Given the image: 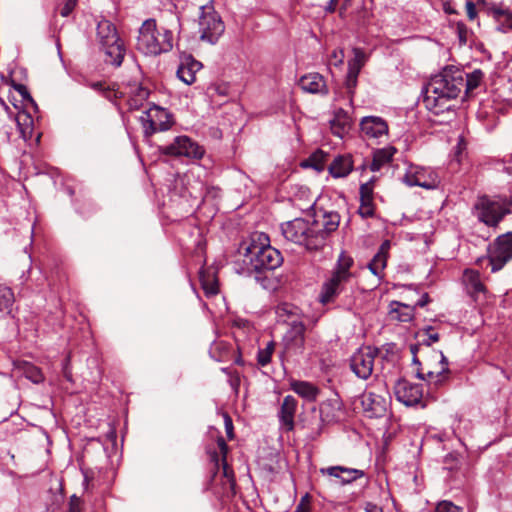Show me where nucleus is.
Returning <instances> with one entry per match:
<instances>
[{"label":"nucleus","instance_id":"1","mask_svg":"<svg viewBox=\"0 0 512 512\" xmlns=\"http://www.w3.org/2000/svg\"><path fill=\"white\" fill-rule=\"evenodd\" d=\"M464 71L453 66L446 67L433 76L428 83L424 96L427 109L439 113L446 108V103L458 97L464 89Z\"/></svg>","mask_w":512,"mask_h":512},{"label":"nucleus","instance_id":"2","mask_svg":"<svg viewBox=\"0 0 512 512\" xmlns=\"http://www.w3.org/2000/svg\"><path fill=\"white\" fill-rule=\"evenodd\" d=\"M251 242L246 245L244 253V263L249 265V272H262L265 270H274L278 268L283 257L279 250L268 243V236L261 233L256 235Z\"/></svg>","mask_w":512,"mask_h":512},{"label":"nucleus","instance_id":"3","mask_svg":"<svg viewBox=\"0 0 512 512\" xmlns=\"http://www.w3.org/2000/svg\"><path fill=\"white\" fill-rule=\"evenodd\" d=\"M173 48V34L169 29H158L154 19H147L139 29L137 49L145 55L157 56Z\"/></svg>","mask_w":512,"mask_h":512},{"label":"nucleus","instance_id":"4","mask_svg":"<svg viewBox=\"0 0 512 512\" xmlns=\"http://www.w3.org/2000/svg\"><path fill=\"white\" fill-rule=\"evenodd\" d=\"M512 200L502 196L483 195L473 206L476 218L491 228H497L504 217L511 213Z\"/></svg>","mask_w":512,"mask_h":512},{"label":"nucleus","instance_id":"5","mask_svg":"<svg viewBox=\"0 0 512 512\" xmlns=\"http://www.w3.org/2000/svg\"><path fill=\"white\" fill-rule=\"evenodd\" d=\"M97 36L106 55L105 62L119 67L124 59L125 47L114 24L108 20L100 21L97 25Z\"/></svg>","mask_w":512,"mask_h":512},{"label":"nucleus","instance_id":"6","mask_svg":"<svg viewBox=\"0 0 512 512\" xmlns=\"http://www.w3.org/2000/svg\"><path fill=\"white\" fill-rule=\"evenodd\" d=\"M449 373L448 360L445 355L441 351H432L424 365L421 363V366L417 367L416 377L435 386H440L446 381Z\"/></svg>","mask_w":512,"mask_h":512},{"label":"nucleus","instance_id":"7","mask_svg":"<svg viewBox=\"0 0 512 512\" xmlns=\"http://www.w3.org/2000/svg\"><path fill=\"white\" fill-rule=\"evenodd\" d=\"M225 25L214 6L209 3L200 7L199 33L200 39L214 44L223 34Z\"/></svg>","mask_w":512,"mask_h":512},{"label":"nucleus","instance_id":"8","mask_svg":"<svg viewBox=\"0 0 512 512\" xmlns=\"http://www.w3.org/2000/svg\"><path fill=\"white\" fill-rule=\"evenodd\" d=\"M487 259L493 273L502 270L512 260V231L499 235L488 245Z\"/></svg>","mask_w":512,"mask_h":512},{"label":"nucleus","instance_id":"9","mask_svg":"<svg viewBox=\"0 0 512 512\" xmlns=\"http://www.w3.org/2000/svg\"><path fill=\"white\" fill-rule=\"evenodd\" d=\"M140 121L146 137H150L159 131H166L174 124L173 115L155 104L143 113Z\"/></svg>","mask_w":512,"mask_h":512},{"label":"nucleus","instance_id":"10","mask_svg":"<svg viewBox=\"0 0 512 512\" xmlns=\"http://www.w3.org/2000/svg\"><path fill=\"white\" fill-rule=\"evenodd\" d=\"M289 329L282 338V351L280 356L283 359H289L303 354L305 350V331L306 327L301 321H292Z\"/></svg>","mask_w":512,"mask_h":512},{"label":"nucleus","instance_id":"11","mask_svg":"<svg viewBox=\"0 0 512 512\" xmlns=\"http://www.w3.org/2000/svg\"><path fill=\"white\" fill-rule=\"evenodd\" d=\"M378 350L370 346L358 349L350 358V368L360 379L367 380L373 372Z\"/></svg>","mask_w":512,"mask_h":512},{"label":"nucleus","instance_id":"12","mask_svg":"<svg viewBox=\"0 0 512 512\" xmlns=\"http://www.w3.org/2000/svg\"><path fill=\"white\" fill-rule=\"evenodd\" d=\"M389 396L385 386L382 385L378 391H366L361 396L363 411L370 418L382 417L387 410V397Z\"/></svg>","mask_w":512,"mask_h":512},{"label":"nucleus","instance_id":"13","mask_svg":"<svg viewBox=\"0 0 512 512\" xmlns=\"http://www.w3.org/2000/svg\"><path fill=\"white\" fill-rule=\"evenodd\" d=\"M162 152L166 155L185 156L194 159H200L204 154L203 148L187 136L176 137L173 143L162 147Z\"/></svg>","mask_w":512,"mask_h":512},{"label":"nucleus","instance_id":"14","mask_svg":"<svg viewBox=\"0 0 512 512\" xmlns=\"http://www.w3.org/2000/svg\"><path fill=\"white\" fill-rule=\"evenodd\" d=\"M396 399L406 406H414L420 403L423 390L420 384H414L407 380H399L394 386Z\"/></svg>","mask_w":512,"mask_h":512},{"label":"nucleus","instance_id":"15","mask_svg":"<svg viewBox=\"0 0 512 512\" xmlns=\"http://www.w3.org/2000/svg\"><path fill=\"white\" fill-rule=\"evenodd\" d=\"M403 182L408 186H419L425 189L436 188L439 179L435 173L423 167H411L404 175Z\"/></svg>","mask_w":512,"mask_h":512},{"label":"nucleus","instance_id":"16","mask_svg":"<svg viewBox=\"0 0 512 512\" xmlns=\"http://www.w3.org/2000/svg\"><path fill=\"white\" fill-rule=\"evenodd\" d=\"M352 280L345 276L332 272L331 277L326 280L319 295V299L323 304L330 303L336 299Z\"/></svg>","mask_w":512,"mask_h":512},{"label":"nucleus","instance_id":"17","mask_svg":"<svg viewBox=\"0 0 512 512\" xmlns=\"http://www.w3.org/2000/svg\"><path fill=\"white\" fill-rule=\"evenodd\" d=\"M305 231H308V220L303 218H295L281 224V232L285 239L297 245L305 241Z\"/></svg>","mask_w":512,"mask_h":512},{"label":"nucleus","instance_id":"18","mask_svg":"<svg viewBox=\"0 0 512 512\" xmlns=\"http://www.w3.org/2000/svg\"><path fill=\"white\" fill-rule=\"evenodd\" d=\"M323 233L320 232V220H308V231L304 232L305 241L300 242V246L309 251H316L325 246Z\"/></svg>","mask_w":512,"mask_h":512},{"label":"nucleus","instance_id":"19","mask_svg":"<svg viewBox=\"0 0 512 512\" xmlns=\"http://www.w3.org/2000/svg\"><path fill=\"white\" fill-rule=\"evenodd\" d=\"M361 132L368 138H379L388 133V124L377 116H366L360 122Z\"/></svg>","mask_w":512,"mask_h":512},{"label":"nucleus","instance_id":"20","mask_svg":"<svg viewBox=\"0 0 512 512\" xmlns=\"http://www.w3.org/2000/svg\"><path fill=\"white\" fill-rule=\"evenodd\" d=\"M320 473L338 478L340 483L343 485L352 483L353 481L364 476V472L362 470L347 468L344 466H331L327 468H321Z\"/></svg>","mask_w":512,"mask_h":512},{"label":"nucleus","instance_id":"21","mask_svg":"<svg viewBox=\"0 0 512 512\" xmlns=\"http://www.w3.org/2000/svg\"><path fill=\"white\" fill-rule=\"evenodd\" d=\"M299 86L305 92L312 94H328V87L324 77L319 73H309L302 76L299 80Z\"/></svg>","mask_w":512,"mask_h":512},{"label":"nucleus","instance_id":"22","mask_svg":"<svg viewBox=\"0 0 512 512\" xmlns=\"http://www.w3.org/2000/svg\"><path fill=\"white\" fill-rule=\"evenodd\" d=\"M297 405V400L291 395H287L283 399L279 411V419L287 431H291L294 429V416L296 413Z\"/></svg>","mask_w":512,"mask_h":512},{"label":"nucleus","instance_id":"23","mask_svg":"<svg viewBox=\"0 0 512 512\" xmlns=\"http://www.w3.org/2000/svg\"><path fill=\"white\" fill-rule=\"evenodd\" d=\"M342 409V402L340 399L331 398L324 401L320 405V420L324 424H329L339 420V412Z\"/></svg>","mask_w":512,"mask_h":512},{"label":"nucleus","instance_id":"24","mask_svg":"<svg viewBox=\"0 0 512 512\" xmlns=\"http://www.w3.org/2000/svg\"><path fill=\"white\" fill-rule=\"evenodd\" d=\"M201 68L202 64L199 61L188 57L178 67L177 76L185 84L190 85L195 82L196 73L200 71Z\"/></svg>","mask_w":512,"mask_h":512},{"label":"nucleus","instance_id":"25","mask_svg":"<svg viewBox=\"0 0 512 512\" xmlns=\"http://www.w3.org/2000/svg\"><path fill=\"white\" fill-rule=\"evenodd\" d=\"M129 91L127 92L129 98L127 100L130 110H138L149 97L150 91L148 88L139 83L129 84Z\"/></svg>","mask_w":512,"mask_h":512},{"label":"nucleus","instance_id":"26","mask_svg":"<svg viewBox=\"0 0 512 512\" xmlns=\"http://www.w3.org/2000/svg\"><path fill=\"white\" fill-rule=\"evenodd\" d=\"M390 246H391L390 241L385 240L381 244L378 252L374 255L372 260L369 262L368 268L375 276L381 277L382 272H383L384 268L386 267L387 256H388V251L390 249Z\"/></svg>","mask_w":512,"mask_h":512},{"label":"nucleus","instance_id":"27","mask_svg":"<svg viewBox=\"0 0 512 512\" xmlns=\"http://www.w3.org/2000/svg\"><path fill=\"white\" fill-rule=\"evenodd\" d=\"M329 172L335 178L346 177L353 169L350 155L337 156L329 165Z\"/></svg>","mask_w":512,"mask_h":512},{"label":"nucleus","instance_id":"28","mask_svg":"<svg viewBox=\"0 0 512 512\" xmlns=\"http://www.w3.org/2000/svg\"><path fill=\"white\" fill-rule=\"evenodd\" d=\"M331 131L335 136L343 138L348 133L351 127V119L346 111L339 109L334 118L330 121Z\"/></svg>","mask_w":512,"mask_h":512},{"label":"nucleus","instance_id":"29","mask_svg":"<svg viewBox=\"0 0 512 512\" xmlns=\"http://www.w3.org/2000/svg\"><path fill=\"white\" fill-rule=\"evenodd\" d=\"M199 280L206 296L209 297L218 293V281L214 269H201L199 271Z\"/></svg>","mask_w":512,"mask_h":512},{"label":"nucleus","instance_id":"30","mask_svg":"<svg viewBox=\"0 0 512 512\" xmlns=\"http://www.w3.org/2000/svg\"><path fill=\"white\" fill-rule=\"evenodd\" d=\"M395 153L396 148L392 146L374 151L373 159L369 165V168L374 172L379 171L384 165L388 164L392 160Z\"/></svg>","mask_w":512,"mask_h":512},{"label":"nucleus","instance_id":"31","mask_svg":"<svg viewBox=\"0 0 512 512\" xmlns=\"http://www.w3.org/2000/svg\"><path fill=\"white\" fill-rule=\"evenodd\" d=\"M290 385L291 389L296 394L306 399L307 401H315L320 392L315 385L307 381L295 380L292 381Z\"/></svg>","mask_w":512,"mask_h":512},{"label":"nucleus","instance_id":"32","mask_svg":"<svg viewBox=\"0 0 512 512\" xmlns=\"http://www.w3.org/2000/svg\"><path fill=\"white\" fill-rule=\"evenodd\" d=\"M322 218V221H320V232L324 234L323 238L326 243L328 236L337 230L340 223V215L337 212L330 211L325 212Z\"/></svg>","mask_w":512,"mask_h":512},{"label":"nucleus","instance_id":"33","mask_svg":"<svg viewBox=\"0 0 512 512\" xmlns=\"http://www.w3.org/2000/svg\"><path fill=\"white\" fill-rule=\"evenodd\" d=\"M353 265H354L353 258L350 255H348L347 253L341 252L332 272H334L338 275H341V276H345L346 278H349L352 280L354 275L350 271V269L352 268Z\"/></svg>","mask_w":512,"mask_h":512},{"label":"nucleus","instance_id":"34","mask_svg":"<svg viewBox=\"0 0 512 512\" xmlns=\"http://www.w3.org/2000/svg\"><path fill=\"white\" fill-rule=\"evenodd\" d=\"M414 309L415 307L395 301L390 313L400 322H409L414 317Z\"/></svg>","mask_w":512,"mask_h":512},{"label":"nucleus","instance_id":"35","mask_svg":"<svg viewBox=\"0 0 512 512\" xmlns=\"http://www.w3.org/2000/svg\"><path fill=\"white\" fill-rule=\"evenodd\" d=\"M89 87L99 92L109 101H115L122 97V93L116 90L115 85H109L104 81L91 82Z\"/></svg>","mask_w":512,"mask_h":512},{"label":"nucleus","instance_id":"36","mask_svg":"<svg viewBox=\"0 0 512 512\" xmlns=\"http://www.w3.org/2000/svg\"><path fill=\"white\" fill-rule=\"evenodd\" d=\"M492 14L497 22H499L498 30L507 32L512 30V13L506 9L495 8Z\"/></svg>","mask_w":512,"mask_h":512},{"label":"nucleus","instance_id":"37","mask_svg":"<svg viewBox=\"0 0 512 512\" xmlns=\"http://www.w3.org/2000/svg\"><path fill=\"white\" fill-rule=\"evenodd\" d=\"M354 57L348 61V71L350 73H360L362 67L365 65L367 56L361 48L353 49Z\"/></svg>","mask_w":512,"mask_h":512},{"label":"nucleus","instance_id":"38","mask_svg":"<svg viewBox=\"0 0 512 512\" xmlns=\"http://www.w3.org/2000/svg\"><path fill=\"white\" fill-rule=\"evenodd\" d=\"M217 445L220 450V453L222 455V468H223V478L222 480H227L228 478H234L233 471L229 468L227 461H226V455L228 452V445L225 442L223 437H219L217 439Z\"/></svg>","mask_w":512,"mask_h":512},{"label":"nucleus","instance_id":"39","mask_svg":"<svg viewBox=\"0 0 512 512\" xmlns=\"http://www.w3.org/2000/svg\"><path fill=\"white\" fill-rule=\"evenodd\" d=\"M23 373L25 377L33 383L37 384L44 380L41 370L31 363H25L23 365Z\"/></svg>","mask_w":512,"mask_h":512},{"label":"nucleus","instance_id":"40","mask_svg":"<svg viewBox=\"0 0 512 512\" xmlns=\"http://www.w3.org/2000/svg\"><path fill=\"white\" fill-rule=\"evenodd\" d=\"M483 73L481 70H475L471 74L464 73V89L466 92L477 88L482 80Z\"/></svg>","mask_w":512,"mask_h":512},{"label":"nucleus","instance_id":"41","mask_svg":"<svg viewBox=\"0 0 512 512\" xmlns=\"http://www.w3.org/2000/svg\"><path fill=\"white\" fill-rule=\"evenodd\" d=\"M235 479L228 478L227 480H222V489L221 491H214L215 494L219 495L222 499H231L235 496Z\"/></svg>","mask_w":512,"mask_h":512},{"label":"nucleus","instance_id":"42","mask_svg":"<svg viewBox=\"0 0 512 512\" xmlns=\"http://www.w3.org/2000/svg\"><path fill=\"white\" fill-rule=\"evenodd\" d=\"M14 301V294L9 287L0 285V312L8 309Z\"/></svg>","mask_w":512,"mask_h":512},{"label":"nucleus","instance_id":"43","mask_svg":"<svg viewBox=\"0 0 512 512\" xmlns=\"http://www.w3.org/2000/svg\"><path fill=\"white\" fill-rule=\"evenodd\" d=\"M325 157L326 155L321 150H319L309 157L306 165L320 172L324 169Z\"/></svg>","mask_w":512,"mask_h":512},{"label":"nucleus","instance_id":"44","mask_svg":"<svg viewBox=\"0 0 512 512\" xmlns=\"http://www.w3.org/2000/svg\"><path fill=\"white\" fill-rule=\"evenodd\" d=\"M358 213L362 218H370L374 216L373 199L364 200L360 199V206Z\"/></svg>","mask_w":512,"mask_h":512},{"label":"nucleus","instance_id":"45","mask_svg":"<svg viewBox=\"0 0 512 512\" xmlns=\"http://www.w3.org/2000/svg\"><path fill=\"white\" fill-rule=\"evenodd\" d=\"M360 199L369 200L373 199V179L361 184L359 189Z\"/></svg>","mask_w":512,"mask_h":512},{"label":"nucleus","instance_id":"46","mask_svg":"<svg viewBox=\"0 0 512 512\" xmlns=\"http://www.w3.org/2000/svg\"><path fill=\"white\" fill-rule=\"evenodd\" d=\"M358 82V74L347 72L345 87L350 97L353 96Z\"/></svg>","mask_w":512,"mask_h":512},{"label":"nucleus","instance_id":"47","mask_svg":"<svg viewBox=\"0 0 512 512\" xmlns=\"http://www.w3.org/2000/svg\"><path fill=\"white\" fill-rule=\"evenodd\" d=\"M426 331V338H424L421 342V344L425 346H431L433 343L438 342L440 337L439 334L436 332H433V328L431 326L427 327L425 329Z\"/></svg>","mask_w":512,"mask_h":512},{"label":"nucleus","instance_id":"48","mask_svg":"<svg viewBox=\"0 0 512 512\" xmlns=\"http://www.w3.org/2000/svg\"><path fill=\"white\" fill-rule=\"evenodd\" d=\"M436 512H461V509L450 501H442L438 503Z\"/></svg>","mask_w":512,"mask_h":512},{"label":"nucleus","instance_id":"49","mask_svg":"<svg viewBox=\"0 0 512 512\" xmlns=\"http://www.w3.org/2000/svg\"><path fill=\"white\" fill-rule=\"evenodd\" d=\"M310 502H311L310 495L309 494H305L300 499V501L297 504L294 512H310L311 511Z\"/></svg>","mask_w":512,"mask_h":512},{"label":"nucleus","instance_id":"50","mask_svg":"<svg viewBox=\"0 0 512 512\" xmlns=\"http://www.w3.org/2000/svg\"><path fill=\"white\" fill-rule=\"evenodd\" d=\"M456 32H457L460 44L465 45L467 43V36H468V32H469L466 25L462 22H458L456 24Z\"/></svg>","mask_w":512,"mask_h":512},{"label":"nucleus","instance_id":"51","mask_svg":"<svg viewBox=\"0 0 512 512\" xmlns=\"http://www.w3.org/2000/svg\"><path fill=\"white\" fill-rule=\"evenodd\" d=\"M78 0H66L64 5L60 9V15L62 17H68L76 7Z\"/></svg>","mask_w":512,"mask_h":512},{"label":"nucleus","instance_id":"52","mask_svg":"<svg viewBox=\"0 0 512 512\" xmlns=\"http://www.w3.org/2000/svg\"><path fill=\"white\" fill-rule=\"evenodd\" d=\"M257 361L258 364L262 367L266 366L271 361V356L269 352H266L264 349H260L257 353Z\"/></svg>","mask_w":512,"mask_h":512},{"label":"nucleus","instance_id":"53","mask_svg":"<svg viewBox=\"0 0 512 512\" xmlns=\"http://www.w3.org/2000/svg\"><path fill=\"white\" fill-rule=\"evenodd\" d=\"M69 512H81V500L76 495H73L70 498Z\"/></svg>","mask_w":512,"mask_h":512},{"label":"nucleus","instance_id":"54","mask_svg":"<svg viewBox=\"0 0 512 512\" xmlns=\"http://www.w3.org/2000/svg\"><path fill=\"white\" fill-rule=\"evenodd\" d=\"M224 425H225V430H226L227 437L229 439H232L234 437V434H233V422H232L231 417L228 414H226V413L224 414Z\"/></svg>","mask_w":512,"mask_h":512},{"label":"nucleus","instance_id":"55","mask_svg":"<svg viewBox=\"0 0 512 512\" xmlns=\"http://www.w3.org/2000/svg\"><path fill=\"white\" fill-rule=\"evenodd\" d=\"M331 59L335 66H339L344 61V51L342 49L334 50L331 54Z\"/></svg>","mask_w":512,"mask_h":512},{"label":"nucleus","instance_id":"56","mask_svg":"<svg viewBox=\"0 0 512 512\" xmlns=\"http://www.w3.org/2000/svg\"><path fill=\"white\" fill-rule=\"evenodd\" d=\"M14 88L22 96V98L24 100H28V101L33 102V99L31 97V95L29 94L28 89H27V87L25 85H23V84H16L14 86Z\"/></svg>","mask_w":512,"mask_h":512},{"label":"nucleus","instance_id":"57","mask_svg":"<svg viewBox=\"0 0 512 512\" xmlns=\"http://www.w3.org/2000/svg\"><path fill=\"white\" fill-rule=\"evenodd\" d=\"M444 463L447 466L448 469L452 470L454 468H456L457 466V463H458V456L456 454H453V453H450L448 455H446L445 459H444Z\"/></svg>","mask_w":512,"mask_h":512},{"label":"nucleus","instance_id":"58","mask_svg":"<svg viewBox=\"0 0 512 512\" xmlns=\"http://www.w3.org/2000/svg\"><path fill=\"white\" fill-rule=\"evenodd\" d=\"M466 11L470 20H473L477 15L475 4L472 1H468L466 3Z\"/></svg>","mask_w":512,"mask_h":512},{"label":"nucleus","instance_id":"59","mask_svg":"<svg viewBox=\"0 0 512 512\" xmlns=\"http://www.w3.org/2000/svg\"><path fill=\"white\" fill-rule=\"evenodd\" d=\"M419 346H420L419 344H412V345H410V352L413 355L412 362H413L414 365H417V366H421V362L417 358V352L419 350Z\"/></svg>","mask_w":512,"mask_h":512},{"label":"nucleus","instance_id":"60","mask_svg":"<svg viewBox=\"0 0 512 512\" xmlns=\"http://www.w3.org/2000/svg\"><path fill=\"white\" fill-rule=\"evenodd\" d=\"M69 358H66L64 360V364H63V375L64 377L68 380V381H72V373H71V370L69 368Z\"/></svg>","mask_w":512,"mask_h":512},{"label":"nucleus","instance_id":"61","mask_svg":"<svg viewBox=\"0 0 512 512\" xmlns=\"http://www.w3.org/2000/svg\"><path fill=\"white\" fill-rule=\"evenodd\" d=\"M211 458V461L214 463V467H213V476L214 477L219 469V455L217 452H213L210 456Z\"/></svg>","mask_w":512,"mask_h":512},{"label":"nucleus","instance_id":"62","mask_svg":"<svg viewBox=\"0 0 512 512\" xmlns=\"http://www.w3.org/2000/svg\"><path fill=\"white\" fill-rule=\"evenodd\" d=\"M430 299H429V295L427 293H424L421 298L416 302L415 306H418V307H424L426 306L428 303H429Z\"/></svg>","mask_w":512,"mask_h":512},{"label":"nucleus","instance_id":"63","mask_svg":"<svg viewBox=\"0 0 512 512\" xmlns=\"http://www.w3.org/2000/svg\"><path fill=\"white\" fill-rule=\"evenodd\" d=\"M365 511L366 512H383L381 507H379L375 504H372V503L366 504Z\"/></svg>","mask_w":512,"mask_h":512},{"label":"nucleus","instance_id":"64","mask_svg":"<svg viewBox=\"0 0 512 512\" xmlns=\"http://www.w3.org/2000/svg\"><path fill=\"white\" fill-rule=\"evenodd\" d=\"M338 0H330L328 5L325 7V11L328 13H333L336 9V3Z\"/></svg>","mask_w":512,"mask_h":512}]
</instances>
